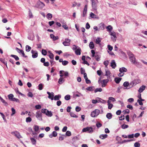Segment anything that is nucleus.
Returning <instances> with one entry per match:
<instances>
[{"label":"nucleus","mask_w":147,"mask_h":147,"mask_svg":"<svg viewBox=\"0 0 147 147\" xmlns=\"http://www.w3.org/2000/svg\"><path fill=\"white\" fill-rule=\"evenodd\" d=\"M102 91V89L101 88H97L94 90V92H101Z\"/></svg>","instance_id":"41"},{"label":"nucleus","mask_w":147,"mask_h":147,"mask_svg":"<svg viewBox=\"0 0 147 147\" xmlns=\"http://www.w3.org/2000/svg\"><path fill=\"white\" fill-rule=\"evenodd\" d=\"M47 18L49 19H51L52 17V15L50 13H48L47 15Z\"/></svg>","instance_id":"37"},{"label":"nucleus","mask_w":147,"mask_h":147,"mask_svg":"<svg viewBox=\"0 0 147 147\" xmlns=\"http://www.w3.org/2000/svg\"><path fill=\"white\" fill-rule=\"evenodd\" d=\"M109 62V61L107 60L106 61L104 62V64L105 65L106 67H107L108 65Z\"/></svg>","instance_id":"49"},{"label":"nucleus","mask_w":147,"mask_h":147,"mask_svg":"<svg viewBox=\"0 0 147 147\" xmlns=\"http://www.w3.org/2000/svg\"><path fill=\"white\" fill-rule=\"evenodd\" d=\"M70 40L68 38H66L65 41L63 42V44L65 46H69L70 44Z\"/></svg>","instance_id":"11"},{"label":"nucleus","mask_w":147,"mask_h":147,"mask_svg":"<svg viewBox=\"0 0 147 147\" xmlns=\"http://www.w3.org/2000/svg\"><path fill=\"white\" fill-rule=\"evenodd\" d=\"M68 63V62L67 61H64L62 62V64L64 65H67Z\"/></svg>","instance_id":"54"},{"label":"nucleus","mask_w":147,"mask_h":147,"mask_svg":"<svg viewBox=\"0 0 147 147\" xmlns=\"http://www.w3.org/2000/svg\"><path fill=\"white\" fill-rule=\"evenodd\" d=\"M48 111V110L45 109H42L41 110L42 113H45L46 114V112Z\"/></svg>","instance_id":"52"},{"label":"nucleus","mask_w":147,"mask_h":147,"mask_svg":"<svg viewBox=\"0 0 147 147\" xmlns=\"http://www.w3.org/2000/svg\"><path fill=\"white\" fill-rule=\"evenodd\" d=\"M34 129L35 131L37 132L39 129V127L37 125H35L34 126Z\"/></svg>","instance_id":"30"},{"label":"nucleus","mask_w":147,"mask_h":147,"mask_svg":"<svg viewBox=\"0 0 147 147\" xmlns=\"http://www.w3.org/2000/svg\"><path fill=\"white\" fill-rule=\"evenodd\" d=\"M89 46L91 49H93L94 47V45L92 42H90L89 44Z\"/></svg>","instance_id":"27"},{"label":"nucleus","mask_w":147,"mask_h":147,"mask_svg":"<svg viewBox=\"0 0 147 147\" xmlns=\"http://www.w3.org/2000/svg\"><path fill=\"white\" fill-rule=\"evenodd\" d=\"M36 117L39 120H42V113L40 111L37 112L36 113Z\"/></svg>","instance_id":"7"},{"label":"nucleus","mask_w":147,"mask_h":147,"mask_svg":"<svg viewBox=\"0 0 147 147\" xmlns=\"http://www.w3.org/2000/svg\"><path fill=\"white\" fill-rule=\"evenodd\" d=\"M100 111L98 109H95L92 112L91 114V116L92 117H95L97 116L100 113Z\"/></svg>","instance_id":"5"},{"label":"nucleus","mask_w":147,"mask_h":147,"mask_svg":"<svg viewBox=\"0 0 147 147\" xmlns=\"http://www.w3.org/2000/svg\"><path fill=\"white\" fill-rule=\"evenodd\" d=\"M31 53H32V57L33 58H36L38 56V53L37 51L32 50Z\"/></svg>","instance_id":"12"},{"label":"nucleus","mask_w":147,"mask_h":147,"mask_svg":"<svg viewBox=\"0 0 147 147\" xmlns=\"http://www.w3.org/2000/svg\"><path fill=\"white\" fill-rule=\"evenodd\" d=\"M87 89L88 90L91 91H92L93 90V87H88L87 88Z\"/></svg>","instance_id":"63"},{"label":"nucleus","mask_w":147,"mask_h":147,"mask_svg":"<svg viewBox=\"0 0 147 147\" xmlns=\"http://www.w3.org/2000/svg\"><path fill=\"white\" fill-rule=\"evenodd\" d=\"M91 53H92V57H94L95 56V51H94V50H92L91 51Z\"/></svg>","instance_id":"62"},{"label":"nucleus","mask_w":147,"mask_h":147,"mask_svg":"<svg viewBox=\"0 0 147 147\" xmlns=\"http://www.w3.org/2000/svg\"><path fill=\"white\" fill-rule=\"evenodd\" d=\"M47 116L49 117H51L52 115V114L51 111H50L48 110L47 112H46V114Z\"/></svg>","instance_id":"29"},{"label":"nucleus","mask_w":147,"mask_h":147,"mask_svg":"<svg viewBox=\"0 0 147 147\" xmlns=\"http://www.w3.org/2000/svg\"><path fill=\"white\" fill-rule=\"evenodd\" d=\"M30 140L32 144H36V140L34 138H31Z\"/></svg>","instance_id":"33"},{"label":"nucleus","mask_w":147,"mask_h":147,"mask_svg":"<svg viewBox=\"0 0 147 147\" xmlns=\"http://www.w3.org/2000/svg\"><path fill=\"white\" fill-rule=\"evenodd\" d=\"M111 102L112 101L113 102H114L116 101L115 99L113 97H110L109 98V100Z\"/></svg>","instance_id":"38"},{"label":"nucleus","mask_w":147,"mask_h":147,"mask_svg":"<svg viewBox=\"0 0 147 147\" xmlns=\"http://www.w3.org/2000/svg\"><path fill=\"white\" fill-rule=\"evenodd\" d=\"M111 66L113 68H115V67L116 66V65L115 62V61L114 60H113L112 61L111 63Z\"/></svg>","instance_id":"14"},{"label":"nucleus","mask_w":147,"mask_h":147,"mask_svg":"<svg viewBox=\"0 0 147 147\" xmlns=\"http://www.w3.org/2000/svg\"><path fill=\"white\" fill-rule=\"evenodd\" d=\"M50 36L51 38L53 39L54 41H55L58 39V36H55L53 34H51L50 35Z\"/></svg>","instance_id":"16"},{"label":"nucleus","mask_w":147,"mask_h":147,"mask_svg":"<svg viewBox=\"0 0 147 147\" xmlns=\"http://www.w3.org/2000/svg\"><path fill=\"white\" fill-rule=\"evenodd\" d=\"M11 56L13 57L16 61H18L19 60V58L16 55H11Z\"/></svg>","instance_id":"34"},{"label":"nucleus","mask_w":147,"mask_h":147,"mask_svg":"<svg viewBox=\"0 0 147 147\" xmlns=\"http://www.w3.org/2000/svg\"><path fill=\"white\" fill-rule=\"evenodd\" d=\"M128 127V126L127 125L125 124H123L121 126V128L123 129H125L127 128Z\"/></svg>","instance_id":"43"},{"label":"nucleus","mask_w":147,"mask_h":147,"mask_svg":"<svg viewBox=\"0 0 147 147\" xmlns=\"http://www.w3.org/2000/svg\"><path fill=\"white\" fill-rule=\"evenodd\" d=\"M31 49V47L28 45H26V51L29 52Z\"/></svg>","instance_id":"40"},{"label":"nucleus","mask_w":147,"mask_h":147,"mask_svg":"<svg viewBox=\"0 0 147 147\" xmlns=\"http://www.w3.org/2000/svg\"><path fill=\"white\" fill-rule=\"evenodd\" d=\"M70 96L69 95H67L65 97V99L67 100H69L70 99Z\"/></svg>","instance_id":"46"},{"label":"nucleus","mask_w":147,"mask_h":147,"mask_svg":"<svg viewBox=\"0 0 147 147\" xmlns=\"http://www.w3.org/2000/svg\"><path fill=\"white\" fill-rule=\"evenodd\" d=\"M51 135H53V136L55 137L57 136V133L56 131H54Z\"/></svg>","instance_id":"55"},{"label":"nucleus","mask_w":147,"mask_h":147,"mask_svg":"<svg viewBox=\"0 0 147 147\" xmlns=\"http://www.w3.org/2000/svg\"><path fill=\"white\" fill-rule=\"evenodd\" d=\"M102 125V124L99 122H98L96 124V126L98 127H101Z\"/></svg>","instance_id":"60"},{"label":"nucleus","mask_w":147,"mask_h":147,"mask_svg":"<svg viewBox=\"0 0 147 147\" xmlns=\"http://www.w3.org/2000/svg\"><path fill=\"white\" fill-rule=\"evenodd\" d=\"M107 47L108 50L110 51H111L113 49V47L111 46L110 45H108Z\"/></svg>","instance_id":"48"},{"label":"nucleus","mask_w":147,"mask_h":147,"mask_svg":"<svg viewBox=\"0 0 147 147\" xmlns=\"http://www.w3.org/2000/svg\"><path fill=\"white\" fill-rule=\"evenodd\" d=\"M145 86H142L138 90V91L139 92L141 93L145 89Z\"/></svg>","instance_id":"21"},{"label":"nucleus","mask_w":147,"mask_h":147,"mask_svg":"<svg viewBox=\"0 0 147 147\" xmlns=\"http://www.w3.org/2000/svg\"><path fill=\"white\" fill-rule=\"evenodd\" d=\"M95 58L97 61H99L100 60V56L98 55H97L96 54L94 56Z\"/></svg>","instance_id":"32"},{"label":"nucleus","mask_w":147,"mask_h":147,"mask_svg":"<svg viewBox=\"0 0 147 147\" xmlns=\"http://www.w3.org/2000/svg\"><path fill=\"white\" fill-rule=\"evenodd\" d=\"M81 50L80 48L78 47L77 49H76L75 51L76 54L77 55H80L81 54Z\"/></svg>","instance_id":"13"},{"label":"nucleus","mask_w":147,"mask_h":147,"mask_svg":"<svg viewBox=\"0 0 147 147\" xmlns=\"http://www.w3.org/2000/svg\"><path fill=\"white\" fill-rule=\"evenodd\" d=\"M95 130V128L91 127H87L83 128L82 130L83 132H87L89 133H92Z\"/></svg>","instance_id":"2"},{"label":"nucleus","mask_w":147,"mask_h":147,"mask_svg":"<svg viewBox=\"0 0 147 147\" xmlns=\"http://www.w3.org/2000/svg\"><path fill=\"white\" fill-rule=\"evenodd\" d=\"M80 71L81 74H84L85 73V70L82 68H80Z\"/></svg>","instance_id":"58"},{"label":"nucleus","mask_w":147,"mask_h":147,"mask_svg":"<svg viewBox=\"0 0 147 147\" xmlns=\"http://www.w3.org/2000/svg\"><path fill=\"white\" fill-rule=\"evenodd\" d=\"M43 88V85L42 84H40L38 86V89L40 90H42Z\"/></svg>","instance_id":"39"},{"label":"nucleus","mask_w":147,"mask_h":147,"mask_svg":"<svg viewBox=\"0 0 147 147\" xmlns=\"http://www.w3.org/2000/svg\"><path fill=\"white\" fill-rule=\"evenodd\" d=\"M92 2V5L93 9L96 10L97 9V5L98 3V0H90Z\"/></svg>","instance_id":"4"},{"label":"nucleus","mask_w":147,"mask_h":147,"mask_svg":"<svg viewBox=\"0 0 147 147\" xmlns=\"http://www.w3.org/2000/svg\"><path fill=\"white\" fill-rule=\"evenodd\" d=\"M90 27V26L89 23L87 22L86 24V29H89Z\"/></svg>","instance_id":"57"},{"label":"nucleus","mask_w":147,"mask_h":147,"mask_svg":"<svg viewBox=\"0 0 147 147\" xmlns=\"http://www.w3.org/2000/svg\"><path fill=\"white\" fill-rule=\"evenodd\" d=\"M49 56L51 59H53L54 55L53 53H50L49 54Z\"/></svg>","instance_id":"45"},{"label":"nucleus","mask_w":147,"mask_h":147,"mask_svg":"<svg viewBox=\"0 0 147 147\" xmlns=\"http://www.w3.org/2000/svg\"><path fill=\"white\" fill-rule=\"evenodd\" d=\"M102 39L100 38H97L95 40V42L97 44H100Z\"/></svg>","instance_id":"20"},{"label":"nucleus","mask_w":147,"mask_h":147,"mask_svg":"<svg viewBox=\"0 0 147 147\" xmlns=\"http://www.w3.org/2000/svg\"><path fill=\"white\" fill-rule=\"evenodd\" d=\"M107 117L109 119H111L112 118V115L110 113H108L106 115Z\"/></svg>","instance_id":"31"},{"label":"nucleus","mask_w":147,"mask_h":147,"mask_svg":"<svg viewBox=\"0 0 147 147\" xmlns=\"http://www.w3.org/2000/svg\"><path fill=\"white\" fill-rule=\"evenodd\" d=\"M62 26L65 30H68V27L67 26V24L63 22L62 23Z\"/></svg>","instance_id":"23"},{"label":"nucleus","mask_w":147,"mask_h":147,"mask_svg":"<svg viewBox=\"0 0 147 147\" xmlns=\"http://www.w3.org/2000/svg\"><path fill=\"white\" fill-rule=\"evenodd\" d=\"M28 96L29 97H32L33 95L32 92H30L28 93Z\"/></svg>","instance_id":"64"},{"label":"nucleus","mask_w":147,"mask_h":147,"mask_svg":"<svg viewBox=\"0 0 147 147\" xmlns=\"http://www.w3.org/2000/svg\"><path fill=\"white\" fill-rule=\"evenodd\" d=\"M108 81L109 80L107 79L102 80L101 81L102 87H104L105 86Z\"/></svg>","instance_id":"8"},{"label":"nucleus","mask_w":147,"mask_h":147,"mask_svg":"<svg viewBox=\"0 0 147 147\" xmlns=\"http://www.w3.org/2000/svg\"><path fill=\"white\" fill-rule=\"evenodd\" d=\"M81 110V108L80 107H77L76 108V111L77 112H79Z\"/></svg>","instance_id":"61"},{"label":"nucleus","mask_w":147,"mask_h":147,"mask_svg":"<svg viewBox=\"0 0 147 147\" xmlns=\"http://www.w3.org/2000/svg\"><path fill=\"white\" fill-rule=\"evenodd\" d=\"M47 51L44 49H42V54L44 55H47Z\"/></svg>","instance_id":"44"},{"label":"nucleus","mask_w":147,"mask_h":147,"mask_svg":"<svg viewBox=\"0 0 147 147\" xmlns=\"http://www.w3.org/2000/svg\"><path fill=\"white\" fill-rule=\"evenodd\" d=\"M47 94L49 95L48 98L50 99L51 100H53L54 99V94L53 92L50 93L49 92H47Z\"/></svg>","instance_id":"10"},{"label":"nucleus","mask_w":147,"mask_h":147,"mask_svg":"<svg viewBox=\"0 0 147 147\" xmlns=\"http://www.w3.org/2000/svg\"><path fill=\"white\" fill-rule=\"evenodd\" d=\"M61 96L58 95H55L54 97V99L55 100H59V98H61Z\"/></svg>","instance_id":"26"},{"label":"nucleus","mask_w":147,"mask_h":147,"mask_svg":"<svg viewBox=\"0 0 147 147\" xmlns=\"http://www.w3.org/2000/svg\"><path fill=\"white\" fill-rule=\"evenodd\" d=\"M70 116L72 117L77 118L78 117V116L76 115L74 113L72 112H71L70 113Z\"/></svg>","instance_id":"35"},{"label":"nucleus","mask_w":147,"mask_h":147,"mask_svg":"<svg viewBox=\"0 0 147 147\" xmlns=\"http://www.w3.org/2000/svg\"><path fill=\"white\" fill-rule=\"evenodd\" d=\"M87 8L88 5H86L85 6L83 12L82 16L83 17H85L86 16Z\"/></svg>","instance_id":"9"},{"label":"nucleus","mask_w":147,"mask_h":147,"mask_svg":"<svg viewBox=\"0 0 147 147\" xmlns=\"http://www.w3.org/2000/svg\"><path fill=\"white\" fill-rule=\"evenodd\" d=\"M110 34L111 36V38L112 40L115 42L117 39V36L116 35L114 31L110 32L109 33Z\"/></svg>","instance_id":"6"},{"label":"nucleus","mask_w":147,"mask_h":147,"mask_svg":"<svg viewBox=\"0 0 147 147\" xmlns=\"http://www.w3.org/2000/svg\"><path fill=\"white\" fill-rule=\"evenodd\" d=\"M11 110L12 111V114H11V115L12 116L15 113L16 111L15 109L13 108H11Z\"/></svg>","instance_id":"47"},{"label":"nucleus","mask_w":147,"mask_h":147,"mask_svg":"<svg viewBox=\"0 0 147 147\" xmlns=\"http://www.w3.org/2000/svg\"><path fill=\"white\" fill-rule=\"evenodd\" d=\"M0 99L1 100V102L5 104H7V102H6L5 100H4L1 97H0Z\"/></svg>","instance_id":"51"},{"label":"nucleus","mask_w":147,"mask_h":147,"mask_svg":"<svg viewBox=\"0 0 147 147\" xmlns=\"http://www.w3.org/2000/svg\"><path fill=\"white\" fill-rule=\"evenodd\" d=\"M128 55L129 56V57L130 61L133 64H135L136 63V58L132 53L130 51L128 52Z\"/></svg>","instance_id":"1"},{"label":"nucleus","mask_w":147,"mask_h":147,"mask_svg":"<svg viewBox=\"0 0 147 147\" xmlns=\"http://www.w3.org/2000/svg\"><path fill=\"white\" fill-rule=\"evenodd\" d=\"M127 70V69L124 67H122V68H120L119 69V71L120 72H122L123 73L124 72H126Z\"/></svg>","instance_id":"25"},{"label":"nucleus","mask_w":147,"mask_h":147,"mask_svg":"<svg viewBox=\"0 0 147 147\" xmlns=\"http://www.w3.org/2000/svg\"><path fill=\"white\" fill-rule=\"evenodd\" d=\"M63 78H60L59 79L58 83L60 84H61L62 83V81L63 80Z\"/></svg>","instance_id":"53"},{"label":"nucleus","mask_w":147,"mask_h":147,"mask_svg":"<svg viewBox=\"0 0 147 147\" xmlns=\"http://www.w3.org/2000/svg\"><path fill=\"white\" fill-rule=\"evenodd\" d=\"M90 16L92 18H96V16L94 13L91 12L90 14Z\"/></svg>","instance_id":"36"},{"label":"nucleus","mask_w":147,"mask_h":147,"mask_svg":"<svg viewBox=\"0 0 147 147\" xmlns=\"http://www.w3.org/2000/svg\"><path fill=\"white\" fill-rule=\"evenodd\" d=\"M32 119L30 117H28L26 118V121L27 122H30L32 121Z\"/></svg>","instance_id":"42"},{"label":"nucleus","mask_w":147,"mask_h":147,"mask_svg":"<svg viewBox=\"0 0 147 147\" xmlns=\"http://www.w3.org/2000/svg\"><path fill=\"white\" fill-rule=\"evenodd\" d=\"M106 29L107 31L110 32H111V31L113 29V28L111 25H109L106 27Z\"/></svg>","instance_id":"24"},{"label":"nucleus","mask_w":147,"mask_h":147,"mask_svg":"<svg viewBox=\"0 0 147 147\" xmlns=\"http://www.w3.org/2000/svg\"><path fill=\"white\" fill-rule=\"evenodd\" d=\"M66 135L67 136H69L71 135V132L69 131H67L66 133Z\"/></svg>","instance_id":"56"},{"label":"nucleus","mask_w":147,"mask_h":147,"mask_svg":"<svg viewBox=\"0 0 147 147\" xmlns=\"http://www.w3.org/2000/svg\"><path fill=\"white\" fill-rule=\"evenodd\" d=\"M59 73L60 74H63V76H67L68 75V73L67 72H65L63 71H60Z\"/></svg>","instance_id":"17"},{"label":"nucleus","mask_w":147,"mask_h":147,"mask_svg":"<svg viewBox=\"0 0 147 147\" xmlns=\"http://www.w3.org/2000/svg\"><path fill=\"white\" fill-rule=\"evenodd\" d=\"M111 102L110 100H108L107 103L108 105V109H111V108L113 107V104L111 103Z\"/></svg>","instance_id":"15"},{"label":"nucleus","mask_w":147,"mask_h":147,"mask_svg":"<svg viewBox=\"0 0 147 147\" xmlns=\"http://www.w3.org/2000/svg\"><path fill=\"white\" fill-rule=\"evenodd\" d=\"M129 83L127 82H125L123 84V86L124 87H126L128 86Z\"/></svg>","instance_id":"50"},{"label":"nucleus","mask_w":147,"mask_h":147,"mask_svg":"<svg viewBox=\"0 0 147 147\" xmlns=\"http://www.w3.org/2000/svg\"><path fill=\"white\" fill-rule=\"evenodd\" d=\"M121 78H119V77H117V78H115L114 80H115V82L117 84H119V82H120V81H121Z\"/></svg>","instance_id":"18"},{"label":"nucleus","mask_w":147,"mask_h":147,"mask_svg":"<svg viewBox=\"0 0 147 147\" xmlns=\"http://www.w3.org/2000/svg\"><path fill=\"white\" fill-rule=\"evenodd\" d=\"M134 146L135 147H139L140 146V144L138 142H136L134 144Z\"/></svg>","instance_id":"59"},{"label":"nucleus","mask_w":147,"mask_h":147,"mask_svg":"<svg viewBox=\"0 0 147 147\" xmlns=\"http://www.w3.org/2000/svg\"><path fill=\"white\" fill-rule=\"evenodd\" d=\"M15 136L18 138H21V136L19 133L17 131H16L13 133Z\"/></svg>","instance_id":"22"},{"label":"nucleus","mask_w":147,"mask_h":147,"mask_svg":"<svg viewBox=\"0 0 147 147\" xmlns=\"http://www.w3.org/2000/svg\"><path fill=\"white\" fill-rule=\"evenodd\" d=\"M107 137V134H102L99 137L102 139H103Z\"/></svg>","instance_id":"28"},{"label":"nucleus","mask_w":147,"mask_h":147,"mask_svg":"<svg viewBox=\"0 0 147 147\" xmlns=\"http://www.w3.org/2000/svg\"><path fill=\"white\" fill-rule=\"evenodd\" d=\"M14 96L12 94H10L8 95L9 99L11 101H15L17 102H20V100L18 98L13 97Z\"/></svg>","instance_id":"3"},{"label":"nucleus","mask_w":147,"mask_h":147,"mask_svg":"<svg viewBox=\"0 0 147 147\" xmlns=\"http://www.w3.org/2000/svg\"><path fill=\"white\" fill-rule=\"evenodd\" d=\"M37 4L39 6H40L41 7H43L45 6V4L42 2L40 1H38Z\"/></svg>","instance_id":"19"}]
</instances>
